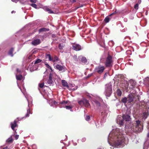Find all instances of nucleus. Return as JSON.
Here are the masks:
<instances>
[{"label":"nucleus","instance_id":"f257e3e1","mask_svg":"<svg viewBox=\"0 0 149 149\" xmlns=\"http://www.w3.org/2000/svg\"><path fill=\"white\" fill-rule=\"evenodd\" d=\"M125 136L121 130L118 128L112 130L108 136V142L112 146L123 147L128 142V139Z\"/></svg>","mask_w":149,"mask_h":149},{"label":"nucleus","instance_id":"f03ea898","mask_svg":"<svg viewBox=\"0 0 149 149\" xmlns=\"http://www.w3.org/2000/svg\"><path fill=\"white\" fill-rule=\"evenodd\" d=\"M126 130L131 133L133 132H141L143 129V126L139 120H136L134 124L131 123L125 126Z\"/></svg>","mask_w":149,"mask_h":149},{"label":"nucleus","instance_id":"7ed1b4c3","mask_svg":"<svg viewBox=\"0 0 149 149\" xmlns=\"http://www.w3.org/2000/svg\"><path fill=\"white\" fill-rule=\"evenodd\" d=\"M126 121H129L131 120L130 116L129 115L125 114L123 116H118L116 119V122L117 124L121 126L123 124L124 120Z\"/></svg>","mask_w":149,"mask_h":149},{"label":"nucleus","instance_id":"20e7f679","mask_svg":"<svg viewBox=\"0 0 149 149\" xmlns=\"http://www.w3.org/2000/svg\"><path fill=\"white\" fill-rule=\"evenodd\" d=\"M104 64L105 66L107 67L110 68L112 66L113 64V60L111 56L108 55L105 59Z\"/></svg>","mask_w":149,"mask_h":149},{"label":"nucleus","instance_id":"39448f33","mask_svg":"<svg viewBox=\"0 0 149 149\" xmlns=\"http://www.w3.org/2000/svg\"><path fill=\"white\" fill-rule=\"evenodd\" d=\"M112 85L110 83L105 85V90L104 92L106 97H109L112 93Z\"/></svg>","mask_w":149,"mask_h":149},{"label":"nucleus","instance_id":"423d86ee","mask_svg":"<svg viewBox=\"0 0 149 149\" xmlns=\"http://www.w3.org/2000/svg\"><path fill=\"white\" fill-rule=\"evenodd\" d=\"M54 66L55 69L61 72H64L66 70L65 67L62 63L58 64L56 63H54Z\"/></svg>","mask_w":149,"mask_h":149},{"label":"nucleus","instance_id":"0eeeda50","mask_svg":"<svg viewBox=\"0 0 149 149\" xmlns=\"http://www.w3.org/2000/svg\"><path fill=\"white\" fill-rule=\"evenodd\" d=\"M53 75L51 73L49 74V79L47 81V84L50 85H54V80L52 79Z\"/></svg>","mask_w":149,"mask_h":149},{"label":"nucleus","instance_id":"6e6552de","mask_svg":"<svg viewBox=\"0 0 149 149\" xmlns=\"http://www.w3.org/2000/svg\"><path fill=\"white\" fill-rule=\"evenodd\" d=\"M105 69L104 67L101 65H99L95 68L96 71L99 74L102 73Z\"/></svg>","mask_w":149,"mask_h":149},{"label":"nucleus","instance_id":"1a4fd4ad","mask_svg":"<svg viewBox=\"0 0 149 149\" xmlns=\"http://www.w3.org/2000/svg\"><path fill=\"white\" fill-rule=\"evenodd\" d=\"M19 88L21 89V91L23 93V94L25 95V97H26V98L27 100V101L28 102V107H29V109H27V113H26V115H25V117H28L29 116V114L30 113V104H29V99H28V97H27V96H26L25 95V93L24 92H23L21 89V88H20V87H19Z\"/></svg>","mask_w":149,"mask_h":149},{"label":"nucleus","instance_id":"9d476101","mask_svg":"<svg viewBox=\"0 0 149 149\" xmlns=\"http://www.w3.org/2000/svg\"><path fill=\"white\" fill-rule=\"evenodd\" d=\"M73 49L74 50L77 51L81 49V46L78 44H74L72 45Z\"/></svg>","mask_w":149,"mask_h":149},{"label":"nucleus","instance_id":"9b49d317","mask_svg":"<svg viewBox=\"0 0 149 149\" xmlns=\"http://www.w3.org/2000/svg\"><path fill=\"white\" fill-rule=\"evenodd\" d=\"M148 115V111H146L143 112L141 114V117L142 119L145 120Z\"/></svg>","mask_w":149,"mask_h":149},{"label":"nucleus","instance_id":"f8f14e48","mask_svg":"<svg viewBox=\"0 0 149 149\" xmlns=\"http://www.w3.org/2000/svg\"><path fill=\"white\" fill-rule=\"evenodd\" d=\"M40 43V41L39 39L33 40L31 44L34 45H36Z\"/></svg>","mask_w":149,"mask_h":149},{"label":"nucleus","instance_id":"ddd939ff","mask_svg":"<svg viewBox=\"0 0 149 149\" xmlns=\"http://www.w3.org/2000/svg\"><path fill=\"white\" fill-rule=\"evenodd\" d=\"M130 83L131 85L130 88H133L135 87L136 83V82L132 79L130 80Z\"/></svg>","mask_w":149,"mask_h":149},{"label":"nucleus","instance_id":"4468645a","mask_svg":"<svg viewBox=\"0 0 149 149\" xmlns=\"http://www.w3.org/2000/svg\"><path fill=\"white\" fill-rule=\"evenodd\" d=\"M134 97V95L132 94H130L127 98V101L128 102L130 103L133 101Z\"/></svg>","mask_w":149,"mask_h":149},{"label":"nucleus","instance_id":"2eb2a0df","mask_svg":"<svg viewBox=\"0 0 149 149\" xmlns=\"http://www.w3.org/2000/svg\"><path fill=\"white\" fill-rule=\"evenodd\" d=\"M75 86V85L74 84H71L69 86V88H68L69 90H70L72 91H74L77 89V86Z\"/></svg>","mask_w":149,"mask_h":149},{"label":"nucleus","instance_id":"dca6fc26","mask_svg":"<svg viewBox=\"0 0 149 149\" xmlns=\"http://www.w3.org/2000/svg\"><path fill=\"white\" fill-rule=\"evenodd\" d=\"M17 122L16 120H15L13 123L12 122L10 123L11 128L13 131L15 130V128L18 126L17 124Z\"/></svg>","mask_w":149,"mask_h":149},{"label":"nucleus","instance_id":"f3484780","mask_svg":"<svg viewBox=\"0 0 149 149\" xmlns=\"http://www.w3.org/2000/svg\"><path fill=\"white\" fill-rule=\"evenodd\" d=\"M109 112V111L107 109H104L101 113L102 115L104 117L107 116Z\"/></svg>","mask_w":149,"mask_h":149},{"label":"nucleus","instance_id":"a211bd4d","mask_svg":"<svg viewBox=\"0 0 149 149\" xmlns=\"http://www.w3.org/2000/svg\"><path fill=\"white\" fill-rule=\"evenodd\" d=\"M83 105L86 107H89L90 106L88 101L85 99H83Z\"/></svg>","mask_w":149,"mask_h":149},{"label":"nucleus","instance_id":"6ab92c4d","mask_svg":"<svg viewBox=\"0 0 149 149\" xmlns=\"http://www.w3.org/2000/svg\"><path fill=\"white\" fill-rule=\"evenodd\" d=\"M61 83L62 85L66 87L67 88H69V86L67 82L64 80H63L61 81Z\"/></svg>","mask_w":149,"mask_h":149},{"label":"nucleus","instance_id":"aec40b11","mask_svg":"<svg viewBox=\"0 0 149 149\" xmlns=\"http://www.w3.org/2000/svg\"><path fill=\"white\" fill-rule=\"evenodd\" d=\"M79 59L84 63H86L87 62V59L85 57L80 56L79 57Z\"/></svg>","mask_w":149,"mask_h":149},{"label":"nucleus","instance_id":"412c9836","mask_svg":"<svg viewBox=\"0 0 149 149\" xmlns=\"http://www.w3.org/2000/svg\"><path fill=\"white\" fill-rule=\"evenodd\" d=\"M49 103L51 106L53 107H55L57 104V102L56 101L53 100L50 101Z\"/></svg>","mask_w":149,"mask_h":149},{"label":"nucleus","instance_id":"4be33fe9","mask_svg":"<svg viewBox=\"0 0 149 149\" xmlns=\"http://www.w3.org/2000/svg\"><path fill=\"white\" fill-rule=\"evenodd\" d=\"M59 61L58 58L56 56H54L53 58H52V60L54 63H56V62Z\"/></svg>","mask_w":149,"mask_h":149},{"label":"nucleus","instance_id":"5701e85b","mask_svg":"<svg viewBox=\"0 0 149 149\" xmlns=\"http://www.w3.org/2000/svg\"><path fill=\"white\" fill-rule=\"evenodd\" d=\"M46 58H48L49 61H52V57L50 54H47L46 55Z\"/></svg>","mask_w":149,"mask_h":149},{"label":"nucleus","instance_id":"b1692460","mask_svg":"<svg viewBox=\"0 0 149 149\" xmlns=\"http://www.w3.org/2000/svg\"><path fill=\"white\" fill-rule=\"evenodd\" d=\"M113 13H112L110 14L109 16L107 17L104 19V21L106 22L107 23L109 22L110 18H109V17H110L111 15H113Z\"/></svg>","mask_w":149,"mask_h":149},{"label":"nucleus","instance_id":"393cba45","mask_svg":"<svg viewBox=\"0 0 149 149\" xmlns=\"http://www.w3.org/2000/svg\"><path fill=\"white\" fill-rule=\"evenodd\" d=\"M49 30V29H46L45 28H43L40 29L39 30V33L41 32H42L44 31H48Z\"/></svg>","mask_w":149,"mask_h":149},{"label":"nucleus","instance_id":"a878e982","mask_svg":"<svg viewBox=\"0 0 149 149\" xmlns=\"http://www.w3.org/2000/svg\"><path fill=\"white\" fill-rule=\"evenodd\" d=\"M14 49L13 48H11L8 54L10 56H11L12 57L13 56V52Z\"/></svg>","mask_w":149,"mask_h":149},{"label":"nucleus","instance_id":"bb28decb","mask_svg":"<svg viewBox=\"0 0 149 149\" xmlns=\"http://www.w3.org/2000/svg\"><path fill=\"white\" fill-rule=\"evenodd\" d=\"M16 79L17 80H21L23 78L22 75H16Z\"/></svg>","mask_w":149,"mask_h":149},{"label":"nucleus","instance_id":"cd10ccee","mask_svg":"<svg viewBox=\"0 0 149 149\" xmlns=\"http://www.w3.org/2000/svg\"><path fill=\"white\" fill-rule=\"evenodd\" d=\"M13 139L12 138V136L8 138L6 140V142L8 143H11L13 142Z\"/></svg>","mask_w":149,"mask_h":149},{"label":"nucleus","instance_id":"c85d7f7f","mask_svg":"<svg viewBox=\"0 0 149 149\" xmlns=\"http://www.w3.org/2000/svg\"><path fill=\"white\" fill-rule=\"evenodd\" d=\"M116 93L118 96H120L122 95V92L119 89H118L117 90Z\"/></svg>","mask_w":149,"mask_h":149},{"label":"nucleus","instance_id":"c756f323","mask_svg":"<svg viewBox=\"0 0 149 149\" xmlns=\"http://www.w3.org/2000/svg\"><path fill=\"white\" fill-rule=\"evenodd\" d=\"M45 65L46 67H47L48 69H50L51 72H53V70L52 68L49 65V64L47 63H45Z\"/></svg>","mask_w":149,"mask_h":149},{"label":"nucleus","instance_id":"7c9ffc66","mask_svg":"<svg viewBox=\"0 0 149 149\" xmlns=\"http://www.w3.org/2000/svg\"><path fill=\"white\" fill-rule=\"evenodd\" d=\"M127 100H128L127 98L125 97L122 99L121 101L123 102L125 104L127 102V101H128Z\"/></svg>","mask_w":149,"mask_h":149},{"label":"nucleus","instance_id":"2f4dec72","mask_svg":"<svg viewBox=\"0 0 149 149\" xmlns=\"http://www.w3.org/2000/svg\"><path fill=\"white\" fill-rule=\"evenodd\" d=\"M64 46V45L63 43L60 44L58 46V47L59 49H63Z\"/></svg>","mask_w":149,"mask_h":149},{"label":"nucleus","instance_id":"473e14b6","mask_svg":"<svg viewBox=\"0 0 149 149\" xmlns=\"http://www.w3.org/2000/svg\"><path fill=\"white\" fill-rule=\"evenodd\" d=\"M45 10L46 11L50 13H54L53 11H51L50 9L47 7L46 8Z\"/></svg>","mask_w":149,"mask_h":149},{"label":"nucleus","instance_id":"72a5a7b5","mask_svg":"<svg viewBox=\"0 0 149 149\" xmlns=\"http://www.w3.org/2000/svg\"><path fill=\"white\" fill-rule=\"evenodd\" d=\"M94 104L96 105L97 107L100 106V102L96 100L94 101Z\"/></svg>","mask_w":149,"mask_h":149},{"label":"nucleus","instance_id":"f704fd0d","mask_svg":"<svg viewBox=\"0 0 149 149\" xmlns=\"http://www.w3.org/2000/svg\"><path fill=\"white\" fill-rule=\"evenodd\" d=\"M65 107L67 109L70 110L71 111H72V107L70 106H65Z\"/></svg>","mask_w":149,"mask_h":149},{"label":"nucleus","instance_id":"c9c22d12","mask_svg":"<svg viewBox=\"0 0 149 149\" xmlns=\"http://www.w3.org/2000/svg\"><path fill=\"white\" fill-rule=\"evenodd\" d=\"M41 61H42L41 60L39 59H38L37 60H36L35 61L34 64H36L40 63V62H41Z\"/></svg>","mask_w":149,"mask_h":149},{"label":"nucleus","instance_id":"e433bc0d","mask_svg":"<svg viewBox=\"0 0 149 149\" xmlns=\"http://www.w3.org/2000/svg\"><path fill=\"white\" fill-rule=\"evenodd\" d=\"M68 102V101H63L61 103V105H63V106H64V105L65 104H66ZM62 107H64V106H63Z\"/></svg>","mask_w":149,"mask_h":149},{"label":"nucleus","instance_id":"4c0bfd02","mask_svg":"<svg viewBox=\"0 0 149 149\" xmlns=\"http://www.w3.org/2000/svg\"><path fill=\"white\" fill-rule=\"evenodd\" d=\"M31 6L33 7L36 9L37 8V6L36 4L34 3H32L30 5Z\"/></svg>","mask_w":149,"mask_h":149},{"label":"nucleus","instance_id":"58836bf2","mask_svg":"<svg viewBox=\"0 0 149 149\" xmlns=\"http://www.w3.org/2000/svg\"><path fill=\"white\" fill-rule=\"evenodd\" d=\"M32 149H37V146L35 144H33L32 146Z\"/></svg>","mask_w":149,"mask_h":149},{"label":"nucleus","instance_id":"ea45409f","mask_svg":"<svg viewBox=\"0 0 149 149\" xmlns=\"http://www.w3.org/2000/svg\"><path fill=\"white\" fill-rule=\"evenodd\" d=\"M34 56V55H29V56L28 57V58L29 59H31Z\"/></svg>","mask_w":149,"mask_h":149},{"label":"nucleus","instance_id":"a19ab883","mask_svg":"<svg viewBox=\"0 0 149 149\" xmlns=\"http://www.w3.org/2000/svg\"><path fill=\"white\" fill-rule=\"evenodd\" d=\"M78 103L80 105H83V100H82L79 101Z\"/></svg>","mask_w":149,"mask_h":149},{"label":"nucleus","instance_id":"79ce46f5","mask_svg":"<svg viewBox=\"0 0 149 149\" xmlns=\"http://www.w3.org/2000/svg\"><path fill=\"white\" fill-rule=\"evenodd\" d=\"M90 118V117L89 116H87L85 118V119L87 121L89 120Z\"/></svg>","mask_w":149,"mask_h":149},{"label":"nucleus","instance_id":"37998d69","mask_svg":"<svg viewBox=\"0 0 149 149\" xmlns=\"http://www.w3.org/2000/svg\"><path fill=\"white\" fill-rule=\"evenodd\" d=\"M134 8L136 10L138 8V4H136L134 6Z\"/></svg>","mask_w":149,"mask_h":149},{"label":"nucleus","instance_id":"c03bdc74","mask_svg":"<svg viewBox=\"0 0 149 149\" xmlns=\"http://www.w3.org/2000/svg\"><path fill=\"white\" fill-rule=\"evenodd\" d=\"M44 84L43 83L40 84L39 85V86L41 88H42L44 86Z\"/></svg>","mask_w":149,"mask_h":149},{"label":"nucleus","instance_id":"a18cd8bd","mask_svg":"<svg viewBox=\"0 0 149 149\" xmlns=\"http://www.w3.org/2000/svg\"><path fill=\"white\" fill-rule=\"evenodd\" d=\"M15 139L17 140L19 138V135H14Z\"/></svg>","mask_w":149,"mask_h":149},{"label":"nucleus","instance_id":"49530a36","mask_svg":"<svg viewBox=\"0 0 149 149\" xmlns=\"http://www.w3.org/2000/svg\"><path fill=\"white\" fill-rule=\"evenodd\" d=\"M30 1L34 3H36L37 2V0H30Z\"/></svg>","mask_w":149,"mask_h":149},{"label":"nucleus","instance_id":"de8ad7c7","mask_svg":"<svg viewBox=\"0 0 149 149\" xmlns=\"http://www.w3.org/2000/svg\"><path fill=\"white\" fill-rule=\"evenodd\" d=\"M12 1L15 2V3H17L19 0H11Z\"/></svg>","mask_w":149,"mask_h":149},{"label":"nucleus","instance_id":"09e8293b","mask_svg":"<svg viewBox=\"0 0 149 149\" xmlns=\"http://www.w3.org/2000/svg\"><path fill=\"white\" fill-rule=\"evenodd\" d=\"M86 139L85 138H83L81 139V141L84 142L86 141Z\"/></svg>","mask_w":149,"mask_h":149},{"label":"nucleus","instance_id":"8fccbe9b","mask_svg":"<svg viewBox=\"0 0 149 149\" xmlns=\"http://www.w3.org/2000/svg\"><path fill=\"white\" fill-rule=\"evenodd\" d=\"M70 1L72 3H74L76 1V0H70Z\"/></svg>","mask_w":149,"mask_h":149},{"label":"nucleus","instance_id":"3c124183","mask_svg":"<svg viewBox=\"0 0 149 149\" xmlns=\"http://www.w3.org/2000/svg\"><path fill=\"white\" fill-rule=\"evenodd\" d=\"M149 87V79H148V82L147 83Z\"/></svg>","mask_w":149,"mask_h":149},{"label":"nucleus","instance_id":"603ef678","mask_svg":"<svg viewBox=\"0 0 149 149\" xmlns=\"http://www.w3.org/2000/svg\"><path fill=\"white\" fill-rule=\"evenodd\" d=\"M107 74H108V73H105V74L104 75V77H106V76H107Z\"/></svg>","mask_w":149,"mask_h":149},{"label":"nucleus","instance_id":"864d4df0","mask_svg":"<svg viewBox=\"0 0 149 149\" xmlns=\"http://www.w3.org/2000/svg\"><path fill=\"white\" fill-rule=\"evenodd\" d=\"M17 72L20 73V71L19 70V69H17Z\"/></svg>","mask_w":149,"mask_h":149},{"label":"nucleus","instance_id":"5fc2aeb1","mask_svg":"<svg viewBox=\"0 0 149 149\" xmlns=\"http://www.w3.org/2000/svg\"><path fill=\"white\" fill-rule=\"evenodd\" d=\"M3 149H8V147H6L3 148Z\"/></svg>","mask_w":149,"mask_h":149},{"label":"nucleus","instance_id":"6e6d98bb","mask_svg":"<svg viewBox=\"0 0 149 149\" xmlns=\"http://www.w3.org/2000/svg\"><path fill=\"white\" fill-rule=\"evenodd\" d=\"M96 126L97 127H99V126H98L97 124H96Z\"/></svg>","mask_w":149,"mask_h":149},{"label":"nucleus","instance_id":"4d7b16f0","mask_svg":"<svg viewBox=\"0 0 149 149\" xmlns=\"http://www.w3.org/2000/svg\"><path fill=\"white\" fill-rule=\"evenodd\" d=\"M15 12H14V11H12L11 12V13H15Z\"/></svg>","mask_w":149,"mask_h":149},{"label":"nucleus","instance_id":"13d9d810","mask_svg":"<svg viewBox=\"0 0 149 149\" xmlns=\"http://www.w3.org/2000/svg\"><path fill=\"white\" fill-rule=\"evenodd\" d=\"M147 136L148 137H149V132H148V133L147 134Z\"/></svg>","mask_w":149,"mask_h":149},{"label":"nucleus","instance_id":"bf43d9fd","mask_svg":"<svg viewBox=\"0 0 149 149\" xmlns=\"http://www.w3.org/2000/svg\"><path fill=\"white\" fill-rule=\"evenodd\" d=\"M141 0H139V2L141 3Z\"/></svg>","mask_w":149,"mask_h":149},{"label":"nucleus","instance_id":"052dcab7","mask_svg":"<svg viewBox=\"0 0 149 149\" xmlns=\"http://www.w3.org/2000/svg\"><path fill=\"white\" fill-rule=\"evenodd\" d=\"M137 96L138 97V99L139 100V96Z\"/></svg>","mask_w":149,"mask_h":149},{"label":"nucleus","instance_id":"680f3d73","mask_svg":"<svg viewBox=\"0 0 149 149\" xmlns=\"http://www.w3.org/2000/svg\"><path fill=\"white\" fill-rule=\"evenodd\" d=\"M98 149H101V148H98Z\"/></svg>","mask_w":149,"mask_h":149},{"label":"nucleus","instance_id":"e2e57ef3","mask_svg":"<svg viewBox=\"0 0 149 149\" xmlns=\"http://www.w3.org/2000/svg\"><path fill=\"white\" fill-rule=\"evenodd\" d=\"M17 84L18 85V82H17Z\"/></svg>","mask_w":149,"mask_h":149}]
</instances>
